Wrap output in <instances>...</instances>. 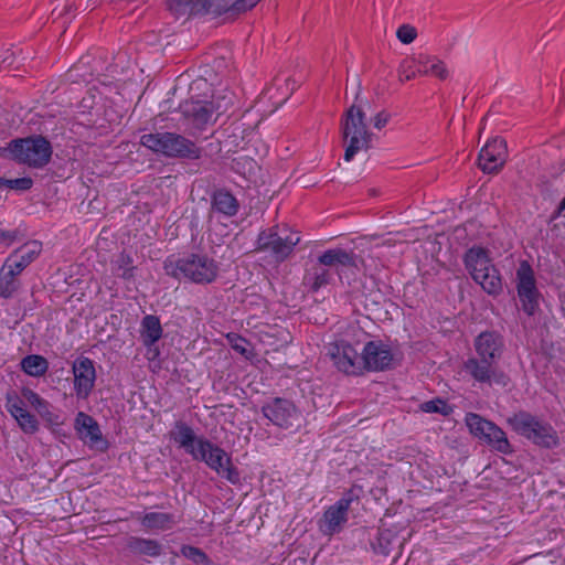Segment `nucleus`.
Segmentation results:
<instances>
[{
	"mask_svg": "<svg viewBox=\"0 0 565 565\" xmlns=\"http://www.w3.org/2000/svg\"><path fill=\"white\" fill-rule=\"evenodd\" d=\"M22 282L19 277L3 267L0 268V298L10 299L21 288Z\"/></svg>",
	"mask_w": 565,
	"mask_h": 565,
	"instance_id": "nucleus-32",
	"label": "nucleus"
},
{
	"mask_svg": "<svg viewBox=\"0 0 565 565\" xmlns=\"http://www.w3.org/2000/svg\"><path fill=\"white\" fill-rule=\"evenodd\" d=\"M300 238L290 236L282 238L278 234V226L262 230L255 242V252L268 253L276 263L285 262L294 252Z\"/></svg>",
	"mask_w": 565,
	"mask_h": 565,
	"instance_id": "nucleus-12",
	"label": "nucleus"
},
{
	"mask_svg": "<svg viewBox=\"0 0 565 565\" xmlns=\"http://www.w3.org/2000/svg\"><path fill=\"white\" fill-rule=\"evenodd\" d=\"M140 145L168 158L199 160L202 150L195 142L175 132H151L140 137Z\"/></svg>",
	"mask_w": 565,
	"mask_h": 565,
	"instance_id": "nucleus-6",
	"label": "nucleus"
},
{
	"mask_svg": "<svg viewBox=\"0 0 565 565\" xmlns=\"http://www.w3.org/2000/svg\"><path fill=\"white\" fill-rule=\"evenodd\" d=\"M21 370L29 376L41 377L49 371V361L40 354H29L20 362Z\"/></svg>",
	"mask_w": 565,
	"mask_h": 565,
	"instance_id": "nucleus-30",
	"label": "nucleus"
},
{
	"mask_svg": "<svg viewBox=\"0 0 565 565\" xmlns=\"http://www.w3.org/2000/svg\"><path fill=\"white\" fill-rule=\"evenodd\" d=\"M19 254L11 253L4 260L2 267L20 278L21 273L28 267L19 257Z\"/></svg>",
	"mask_w": 565,
	"mask_h": 565,
	"instance_id": "nucleus-44",
	"label": "nucleus"
},
{
	"mask_svg": "<svg viewBox=\"0 0 565 565\" xmlns=\"http://www.w3.org/2000/svg\"><path fill=\"white\" fill-rule=\"evenodd\" d=\"M140 340L148 352H152V359L159 355L156 343L163 337V328L160 318L156 315H146L140 322Z\"/></svg>",
	"mask_w": 565,
	"mask_h": 565,
	"instance_id": "nucleus-20",
	"label": "nucleus"
},
{
	"mask_svg": "<svg viewBox=\"0 0 565 565\" xmlns=\"http://www.w3.org/2000/svg\"><path fill=\"white\" fill-rule=\"evenodd\" d=\"M74 428L78 438L89 448L100 452H105L109 448V443L103 436L97 420L90 415L78 412L74 419Z\"/></svg>",
	"mask_w": 565,
	"mask_h": 565,
	"instance_id": "nucleus-17",
	"label": "nucleus"
},
{
	"mask_svg": "<svg viewBox=\"0 0 565 565\" xmlns=\"http://www.w3.org/2000/svg\"><path fill=\"white\" fill-rule=\"evenodd\" d=\"M231 169L245 179H250L258 169L257 162L248 156H238L232 159Z\"/></svg>",
	"mask_w": 565,
	"mask_h": 565,
	"instance_id": "nucleus-34",
	"label": "nucleus"
},
{
	"mask_svg": "<svg viewBox=\"0 0 565 565\" xmlns=\"http://www.w3.org/2000/svg\"><path fill=\"white\" fill-rule=\"evenodd\" d=\"M36 413L50 428L61 426L64 424V419L60 414L53 412L52 405L50 404L49 401H45L43 403V406H40Z\"/></svg>",
	"mask_w": 565,
	"mask_h": 565,
	"instance_id": "nucleus-41",
	"label": "nucleus"
},
{
	"mask_svg": "<svg viewBox=\"0 0 565 565\" xmlns=\"http://www.w3.org/2000/svg\"><path fill=\"white\" fill-rule=\"evenodd\" d=\"M215 149H216L217 151H220V150H221V142H220V141H217V142H216Z\"/></svg>",
	"mask_w": 565,
	"mask_h": 565,
	"instance_id": "nucleus-53",
	"label": "nucleus"
},
{
	"mask_svg": "<svg viewBox=\"0 0 565 565\" xmlns=\"http://www.w3.org/2000/svg\"><path fill=\"white\" fill-rule=\"evenodd\" d=\"M473 280L489 295L498 296L502 292V278L499 269L494 265H492L489 270L477 274V279Z\"/></svg>",
	"mask_w": 565,
	"mask_h": 565,
	"instance_id": "nucleus-27",
	"label": "nucleus"
},
{
	"mask_svg": "<svg viewBox=\"0 0 565 565\" xmlns=\"http://www.w3.org/2000/svg\"><path fill=\"white\" fill-rule=\"evenodd\" d=\"M225 338L228 345L244 358L249 360L255 355L252 343L239 333L228 332Z\"/></svg>",
	"mask_w": 565,
	"mask_h": 565,
	"instance_id": "nucleus-35",
	"label": "nucleus"
},
{
	"mask_svg": "<svg viewBox=\"0 0 565 565\" xmlns=\"http://www.w3.org/2000/svg\"><path fill=\"white\" fill-rule=\"evenodd\" d=\"M138 519L141 525L149 531L170 530L178 523L175 515L167 512H147Z\"/></svg>",
	"mask_w": 565,
	"mask_h": 565,
	"instance_id": "nucleus-25",
	"label": "nucleus"
},
{
	"mask_svg": "<svg viewBox=\"0 0 565 565\" xmlns=\"http://www.w3.org/2000/svg\"><path fill=\"white\" fill-rule=\"evenodd\" d=\"M0 154L17 163L25 164L33 169H42L51 161L53 147L46 137L31 135L10 140Z\"/></svg>",
	"mask_w": 565,
	"mask_h": 565,
	"instance_id": "nucleus-4",
	"label": "nucleus"
},
{
	"mask_svg": "<svg viewBox=\"0 0 565 565\" xmlns=\"http://www.w3.org/2000/svg\"><path fill=\"white\" fill-rule=\"evenodd\" d=\"M429 60L430 62L428 64V75H434L437 78L445 81L449 75L446 64L438 60L436 56L429 55Z\"/></svg>",
	"mask_w": 565,
	"mask_h": 565,
	"instance_id": "nucleus-45",
	"label": "nucleus"
},
{
	"mask_svg": "<svg viewBox=\"0 0 565 565\" xmlns=\"http://www.w3.org/2000/svg\"><path fill=\"white\" fill-rule=\"evenodd\" d=\"M22 397L28 402L35 411L39 409L40 406H43V403L46 401L35 391L30 387H22Z\"/></svg>",
	"mask_w": 565,
	"mask_h": 565,
	"instance_id": "nucleus-46",
	"label": "nucleus"
},
{
	"mask_svg": "<svg viewBox=\"0 0 565 565\" xmlns=\"http://www.w3.org/2000/svg\"><path fill=\"white\" fill-rule=\"evenodd\" d=\"M557 207L561 209L562 212H565V196L561 200Z\"/></svg>",
	"mask_w": 565,
	"mask_h": 565,
	"instance_id": "nucleus-52",
	"label": "nucleus"
},
{
	"mask_svg": "<svg viewBox=\"0 0 565 565\" xmlns=\"http://www.w3.org/2000/svg\"><path fill=\"white\" fill-rule=\"evenodd\" d=\"M164 274L175 280L210 285L218 276V264L206 253L171 254L162 263Z\"/></svg>",
	"mask_w": 565,
	"mask_h": 565,
	"instance_id": "nucleus-3",
	"label": "nucleus"
},
{
	"mask_svg": "<svg viewBox=\"0 0 565 565\" xmlns=\"http://www.w3.org/2000/svg\"><path fill=\"white\" fill-rule=\"evenodd\" d=\"M508 426L518 435L543 449L559 446L557 430L545 419L527 411H519L507 418Z\"/></svg>",
	"mask_w": 565,
	"mask_h": 565,
	"instance_id": "nucleus-5",
	"label": "nucleus"
},
{
	"mask_svg": "<svg viewBox=\"0 0 565 565\" xmlns=\"http://www.w3.org/2000/svg\"><path fill=\"white\" fill-rule=\"evenodd\" d=\"M180 553L194 565H206L210 561V556L202 548L193 545L183 544Z\"/></svg>",
	"mask_w": 565,
	"mask_h": 565,
	"instance_id": "nucleus-39",
	"label": "nucleus"
},
{
	"mask_svg": "<svg viewBox=\"0 0 565 565\" xmlns=\"http://www.w3.org/2000/svg\"><path fill=\"white\" fill-rule=\"evenodd\" d=\"M363 494V486L353 483L350 489L343 492L342 497L337 502L342 503V507L349 510L353 502L360 503Z\"/></svg>",
	"mask_w": 565,
	"mask_h": 565,
	"instance_id": "nucleus-42",
	"label": "nucleus"
},
{
	"mask_svg": "<svg viewBox=\"0 0 565 565\" xmlns=\"http://www.w3.org/2000/svg\"><path fill=\"white\" fill-rule=\"evenodd\" d=\"M232 4L233 1L231 0H199L200 17L209 14L216 18L228 14L231 18H236Z\"/></svg>",
	"mask_w": 565,
	"mask_h": 565,
	"instance_id": "nucleus-28",
	"label": "nucleus"
},
{
	"mask_svg": "<svg viewBox=\"0 0 565 565\" xmlns=\"http://www.w3.org/2000/svg\"><path fill=\"white\" fill-rule=\"evenodd\" d=\"M362 371L385 372L396 369L401 364L392 348L382 340L367 341L362 348Z\"/></svg>",
	"mask_w": 565,
	"mask_h": 565,
	"instance_id": "nucleus-11",
	"label": "nucleus"
},
{
	"mask_svg": "<svg viewBox=\"0 0 565 565\" xmlns=\"http://www.w3.org/2000/svg\"><path fill=\"white\" fill-rule=\"evenodd\" d=\"M42 244L38 241H33L31 243L24 244L23 246L17 248L13 254H19V258L29 266L32 264L41 254Z\"/></svg>",
	"mask_w": 565,
	"mask_h": 565,
	"instance_id": "nucleus-37",
	"label": "nucleus"
},
{
	"mask_svg": "<svg viewBox=\"0 0 565 565\" xmlns=\"http://www.w3.org/2000/svg\"><path fill=\"white\" fill-rule=\"evenodd\" d=\"M465 424L469 433L478 438L481 444L489 447L491 451L504 456H511L515 452L507 433L494 422L484 418L480 414L469 412L465 416Z\"/></svg>",
	"mask_w": 565,
	"mask_h": 565,
	"instance_id": "nucleus-8",
	"label": "nucleus"
},
{
	"mask_svg": "<svg viewBox=\"0 0 565 565\" xmlns=\"http://www.w3.org/2000/svg\"><path fill=\"white\" fill-rule=\"evenodd\" d=\"M348 511L342 503L335 502L333 505L329 507L324 513V522L326 529L323 530L326 534H334L341 530L342 524L348 521Z\"/></svg>",
	"mask_w": 565,
	"mask_h": 565,
	"instance_id": "nucleus-26",
	"label": "nucleus"
},
{
	"mask_svg": "<svg viewBox=\"0 0 565 565\" xmlns=\"http://www.w3.org/2000/svg\"><path fill=\"white\" fill-rule=\"evenodd\" d=\"M516 292L524 313L529 317L540 311L543 298L536 286L535 273L527 260H522L516 269Z\"/></svg>",
	"mask_w": 565,
	"mask_h": 565,
	"instance_id": "nucleus-10",
	"label": "nucleus"
},
{
	"mask_svg": "<svg viewBox=\"0 0 565 565\" xmlns=\"http://www.w3.org/2000/svg\"><path fill=\"white\" fill-rule=\"evenodd\" d=\"M262 414L273 425L281 429H291L299 427L301 411L290 399L285 397H274L262 406Z\"/></svg>",
	"mask_w": 565,
	"mask_h": 565,
	"instance_id": "nucleus-13",
	"label": "nucleus"
},
{
	"mask_svg": "<svg viewBox=\"0 0 565 565\" xmlns=\"http://www.w3.org/2000/svg\"><path fill=\"white\" fill-rule=\"evenodd\" d=\"M167 7L177 19L200 17L199 0H168Z\"/></svg>",
	"mask_w": 565,
	"mask_h": 565,
	"instance_id": "nucleus-31",
	"label": "nucleus"
},
{
	"mask_svg": "<svg viewBox=\"0 0 565 565\" xmlns=\"http://www.w3.org/2000/svg\"><path fill=\"white\" fill-rule=\"evenodd\" d=\"M201 85L207 86V83L205 81H194L190 85V93L200 89ZM179 110L193 127L202 129L210 121L214 113V105L207 99V95H204V98L201 99L191 94L189 99L179 105Z\"/></svg>",
	"mask_w": 565,
	"mask_h": 565,
	"instance_id": "nucleus-14",
	"label": "nucleus"
},
{
	"mask_svg": "<svg viewBox=\"0 0 565 565\" xmlns=\"http://www.w3.org/2000/svg\"><path fill=\"white\" fill-rule=\"evenodd\" d=\"M342 140L345 145L343 159L350 162L362 149L371 147L372 134L367 130L365 113L352 105L344 113L340 122Z\"/></svg>",
	"mask_w": 565,
	"mask_h": 565,
	"instance_id": "nucleus-7",
	"label": "nucleus"
},
{
	"mask_svg": "<svg viewBox=\"0 0 565 565\" xmlns=\"http://www.w3.org/2000/svg\"><path fill=\"white\" fill-rule=\"evenodd\" d=\"M359 263H363V259L353 249L347 250L341 247L326 249L316 262L307 265L303 285L310 292H318L332 282L333 271L340 279L349 274L356 275L360 271Z\"/></svg>",
	"mask_w": 565,
	"mask_h": 565,
	"instance_id": "nucleus-2",
	"label": "nucleus"
},
{
	"mask_svg": "<svg viewBox=\"0 0 565 565\" xmlns=\"http://www.w3.org/2000/svg\"><path fill=\"white\" fill-rule=\"evenodd\" d=\"M390 119H391V114L387 113L386 110H382L373 117V126L376 129H382L387 125Z\"/></svg>",
	"mask_w": 565,
	"mask_h": 565,
	"instance_id": "nucleus-50",
	"label": "nucleus"
},
{
	"mask_svg": "<svg viewBox=\"0 0 565 565\" xmlns=\"http://www.w3.org/2000/svg\"><path fill=\"white\" fill-rule=\"evenodd\" d=\"M429 55L419 53L404 58L397 70L398 81L405 83L417 76L428 75Z\"/></svg>",
	"mask_w": 565,
	"mask_h": 565,
	"instance_id": "nucleus-23",
	"label": "nucleus"
},
{
	"mask_svg": "<svg viewBox=\"0 0 565 565\" xmlns=\"http://www.w3.org/2000/svg\"><path fill=\"white\" fill-rule=\"evenodd\" d=\"M74 391L79 399H86L95 387L96 369L92 359L81 355L72 364Z\"/></svg>",
	"mask_w": 565,
	"mask_h": 565,
	"instance_id": "nucleus-18",
	"label": "nucleus"
},
{
	"mask_svg": "<svg viewBox=\"0 0 565 565\" xmlns=\"http://www.w3.org/2000/svg\"><path fill=\"white\" fill-rule=\"evenodd\" d=\"M420 409L425 413H436L443 416H449L454 412V406L441 397H435L420 404Z\"/></svg>",
	"mask_w": 565,
	"mask_h": 565,
	"instance_id": "nucleus-38",
	"label": "nucleus"
},
{
	"mask_svg": "<svg viewBox=\"0 0 565 565\" xmlns=\"http://www.w3.org/2000/svg\"><path fill=\"white\" fill-rule=\"evenodd\" d=\"M170 440L174 441L179 448H183L192 458L196 454L200 436H196L193 428L183 420H177L169 431Z\"/></svg>",
	"mask_w": 565,
	"mask_h": 565,
	"instance_id": "nucleus-22",
	"label": "nucleus"
},
{
	"mask_svg": "<svg viewBox=\"0 0 565 565\" xmlns=\"http://www.w3.org/2000/svg\"><path fill=\"white\" fill-rule=\"evenodd\" d=\"M6 408L12 417L26 409L22 392L19 394L15 390H8L6 393Z\"/></svg>",
	"mask_w": 565,
	"mask_h": 565,
	"instance_id": "nucleus-40",
	"label": "nucleus"
},
{
	"mask_svg": "<svg viewBox=\"0 0 565 565\" xmlns=\"http://www.w3.org/2000/svg\"><path fill=\"white\" fill-rule=\"evenodd\" d=\"M561 216H565V213L561 211V209L556 207L551 214L550 221H555Z\"/></svg>",
	"mask_w": 565,
	"mask_h": 565,
	"instance_id": "nucleus-51",
	"label": "nucleus"
},
{
	"mask_svg": "<svg viewBox=\"0 0 565 565\" xmlns=\"http://www.w3.org/2000/svg\"><path fill=\"white\" fill-rule=\"evenodd\" d=\"M19 231H7L0 230V244H4L6 246L12 245L18 239Z\"/></svg>",
	"mask_w": 565,
	"mask_h": 565,
	"instance_id": "nucleus-49",
	"label": "nucleus"
},
{
	"mask_svg": "<svg viewBox=\"0 0 565 565\" xmlns=\"http://www.w3.org/2000/svg\"><path fill=\"white\" fill-rule=\"evenodd\" d=\"M462 260L472 279H477V274L489 270L493 265L490 250L479 245L468 248Z\"/></svg>",
	"mask_w": 565,
	"mask_h": 565,
	"instance_id": "nucleus-21",
	"label": "nucleus"
},
{
	"mask_svg": "<svg viewBox=\"0 0 565 565\" xmlns=\"http://www.w3.org/2000/svg\"><path fill=\"white\" fill-rule=\"evenodd\" d=\"M476 355L468 358L462 370L479 384L505 387L511 379L500 367L504 352V338L497 330L480 332L473 340Z\"/></svg>",
	"mask_w": 565,
	"mask_h": 565,
	"instance_id": "nucleus-1",
	"label": "nucleus"
},
{
	"mask_svg": "<svg viewBox=\"0 0 565 565\" xmlns=\"http://www.w3.org/2000/svg\"><path fill=\"white\" fill-rule=\"evenodd\" d=\"M396 36L402 43L409 44L416 39L417 31L409 24H403L397 29Z\"/></svg>",
	"mask_w": 565,
	"mask_h": 565,
	"instance_id": "nucleus-47",
	"label": "nucleus"
},
{
	"mask_svg": "<svg viewBox=\"0 0 565 565\" xmlns=\"http://www.w3.org/2000/svg\"><path fill=\"white\" fill-rule=\"evenodd\" d=\"M211 214L226 218L234 217L241 207L238 199L227 188H215L211 194Z\"/></svg>",
	"mask_w": 565,
	"mask_h": 565,
	"instance_id": "nucleus-19",
	"label": "nucleus"
},
{
	"mask_svg": "<svg viewBox=\"0 0 565 565\" xmlns=\"http://www.w3.org/2000/svg\"><path fill=\"white\" fill-rule=\"evenodd\" d=\"M116 275L124 280H131L135 278L137 267L134 265L132 256L122 250L114 262Z\"/></svg>",
	"mask_w": 565,
	"mask_h": 565,
	"instance_id": "nucleus-33",
	"label": "nucleus"
},
{
	"mask_svg": "<svg viewBox=\"0 0 565 565\" xmlns=\"http://www.w3.org/2000/svg\"><path fill=\"white\" fill-rule=\"evenodd\" d=\"M396 541L397 533L395 531L379 527L375 540L371 542V547L375 554L388 556L392 553Z\"/></svg>",
	"mask_w": 565,
	"mask_h": 565,
	"instance_id": "nucleus-29",
	"label": "nucleus"
},
{
	"mask_svg": "<svg viewBox=\"0 0 565 565\" xmlns=\"http://www.w3.org/2000/svg\"><path fill=\"white\" fill-rule=\"evenodd\" d=\"M328 355L338 371L347 375H363L362 352L345 340H339L330 343Z\"/></svg>",
	"mask_w": 565,
	"mask_h": 565,
	"instance_id": "nucleus-15",
	"label": "nucleus"
},
{
	"mask_svg": "<svg viewBox=\"0 0 565 565\" xmlns=\"http://www.w3.org/2000/svg\"><path fill=\"white\" fill-rule=\"evenodd\" d=\"M20 429L28 435H34L39 431L40 423L35 415L30 413L28 409L22 411L13 417Z\"/></svg>",
	"mask_w": 565,
	"mask_h": 565,
	"instance_id": "nucleus-36",
	"label": "nucleus"
},
{
	"mask_svg": "<svg viewBox=\"0 0 565 565\" xmlns=\"http://www.w3.org/2000/svg\"><path fill=\"white\" fill-rule=\"evenodd\" d=\"M508 159V146L505 139L495 137L489 140L480 150L478 167L489 174H495L504 167Z\"/></svg>",
	"mask_w": 565,
	"mask_h": 565,
	"instance_id": "nucleus-16",
	"label": "nucleus"
},
{
	"mask_svg": "<svg viewBox=\"0 0 565 565\" xmlns=\"http://www.w3.org/2000/svg\"><path fill=\"white\" fill-rule=\"evenodd\" d=\"M0 185H4L11 190L28 191L33 186V180L30 177L17 179L0 178Z\"/></svg>",
	"mask_w": 565,
	"mask_h": 565,
	"instance_id": "nucleus-43",
	"label": "nucleus"
},
{
	"mask_svg": "<svg viewBox=\"0 0 565 565\" xmlns=\"http://www.w3.org/2000/svg\"><path fill=\"white\" fill-rule=\"evenodd\" d=\"M126 550L135 556L159 557L162 554V545L154 539L128 536Z\"/></svg>",
	"mask_w": 565,
	"mask_h": 565,
	"instance_id": "nucleus-24",
	"label": "nucleus"
},
{
	"mask_svg": "<svg viewBox=\"0 0 565 565\" xmlns=\"http://www.w3.org/2000/svg\"><path fill=\"white\" fill-rule=\"evenodd\" d=\"M262 0H235L232 7H234V14L237 17L255 8Z\"/></svg>",
	"mask_w": 565,
	"mask_h": 565,
	"instance_id": "nucleus-48",
	"label": "nucleus"
},
{
	"mask_svg": "<svg viewBox=\"0 0 565 565\" xmlns=\"http://www.w3.org/2000/svg\"><path fill=\"white\" fill-rule=\"evenodd\" d=\"M192 459L204 462L210 469L232 484L241 483V472L233 463L231 455L206 437L200 436L199 447H196V454Z\"/></svg>",
	"mask_w": 565,
	"mask_h": 565,
	"instance_id": "nucleus-9",
	"label": "nucleus"
}]
</instances>
